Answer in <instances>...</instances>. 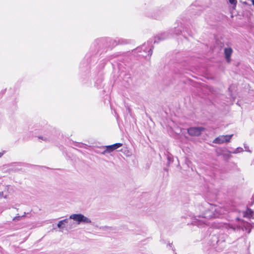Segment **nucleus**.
<instances>
[{
    "instance_id": "nucleus-1",
    "label": "nucleus",
    "mask_w": 254,
    "mask_h": 254,
    "mask_svg": "<svg viewBox=\"0 0 254 254\" xmlns=\"http://www.w3.org/2000/svg\"><path fill=\"white\" fill-rule=\"evenodd\" d=\"M227 212L225 208L205 203L195 207L193 223L195 225L201 226L206 223L207 219L221 217Z\"/></svg>"
},
{
    "instance_id": "nucleus-2",
    "label": "nucleus",
    "mask_w": 254,
    "mask_h": 254,
    "mask_svg": "<svg viewBox=\"0 0 254 254\" xmlns=\"http://www.w3.org/2000/svg\"><path fill=\"white\" fill-rule=\"evenodd\" d=\"M69 219H73L74 221L76 222L78 224L81 223L88 224L91 222V221L89 218L81 213L72 214L69 216Z\"/></svg>"
},
{
    "instance_id": "nucleus-3",
    "label": "nucleus",
    "mask_w": 254,
    "mask_h": 254,
    "mask_svg": "<svg viewBox=\"0 0 254 254\" xmlns=\"http://www.w3.org/2000/svg\"><path fill=\"white\" fill-rule=\"evenodd\" d=\"M233 135V134L231 135H220L216 137L213 141V142L216 144H223L224 143L230 142Z\"/></svg>"
},
{
    "instance_id": "nucleus-4",
    "label": "nucleus",
    "mask_w": 254,
    "mask_h": 254,
    "mask_svg": "<svg viewBox=\"0 0 254 254\" xmlns=\"http://www.w3.org/2000/svg\"><path fill=\"white\" fill-rule=\"evenodd\" d=\"M203 129L204 128L201 127H190L188 129V132L191 136H198Z\"/></svg>"
},
{
    "instance_id": "nucleus-5",
    "label": "nucleus",
    "mask_w": 254,
    "mask_h": 254,
    "mask_svg": "<svg viewBox=\"0 0 254 254\" xmlns=\"http://www.w3.org/2000/svg\"><path fill=\"white\" fill-rule=\"evenodd\" d=\"M122 144L120 143H115L113 145L106 146V149L104 151V152H111L113 151L118 149V148L122 146Z\"/></svg>"
},
{
    "instance_id": "nucleus-6",
    "label": "nucleus",
    "mask_w": 254,
    "mask_h": 254,
    "mask_svg": "<svg viewBox=\"0 0 254 254\" xmlns=\"http://www.w3.org/2000/svg\"><path fill=\"white\" fill-rule=\"evenodd\" d=\"M68 222H69L68 219H65L61 220L58 223L57 226L60 229H63L67 226V224L68 223Z\"/></svg>"
},
{
    "instance_id": "nucleus-7",
    "label": "nucleus",
    "mask_w": 254,
    "mask_h": 254,
    "mask_svg": "<svg viewBox=\"0 0 254 254\" xmlns=\"http://www.w3.org/2000/svg\"><path fill=\"white\" fill-rule=\"evenodd\" d=\"M224 53L225 55V58L228 62H230V57L232 53V49L231 48H226L224 50Z\"/></svg>"
},
{
    "instance_id": "nucleus-8",
    "label": "nucleus",
    "mask_w": 254,
    "mask_h": 254,
    "mask_svg": "<svg viewBox=\"0 0 254 254\" xmlns=\"http://www.w3.org/2000/svg\"><path fill=\"white\" fill-rule=\"evenodd\" d=\"M245 216L249 218H254V211L251 209H247L245 213Z\"/></svg>"
},
{
    "instance_id": "nucleus-9",
    "label": "nucleus",
    "mask_w": 254,
    "mask_h": 254,
    "mask_svg": "<svg viewBox=\"0 0 254 254\" xmlns=\"http://www.w3.org/2000/svg\"><path fill=\"white\" fill-rule=\"evenodd\" d=\"M242 151H243V149L242 147H238L233 152V153L237 154Z\"/></svg>"
},
{
    "instance_id": "nucleus-10",
    "label": "nucleus",
    "mask_w": 254,
    "mask_h": 254,
    "mask_svg": "<svg viewBox=\"0 0 254 254\" xmlns=\"http://www.w3.org/2000/svg\"><path fill=\"white\" fill-rule=\"evenodd\" d=\"M167 37V33H164L163 34H161V37H158V38L161 39V40H164L165 39V38H166Z\"/></svg>"
},
{
    "instance_id": "nucleus-11",
    "label": "nucleus",
    "mask_w": 254,
    "mask_h": 254,
    "mask_svg": "<svg viewBox=\"0 0 254 254\" xmlns=\"http://www.w3.org/2000/svg\"><path fill=\"white\" fill-rule=\"evenodd\" d=\"M22 216H15L13 218V221H19L20 220V218L22 217Z\"/></svg>"
},
{
    "instance_id": "nucleus-12",
    "label": "nucleus",
    "mask_w": 254,
    "mask_h": 254,
    "mask_svg": "<svg viewBox=\"0 0 254 254\" xmlns=\"http://www.w3.org/2000/svg\"><path fill=\"white\" fill-rule=\"evenodd\" d=\"M229 2L231 4L236 5L237 3V0H229Z\"/></svg>"
},
{
    "instance_id": "nucleus-13",
    "label": "nucleus",
    "mask_w": 254,
    "mask_h": 254,
    "mask_svg": "<svg viewBox=\"0 0 254 254\" xmlns=\"http://www.w3.org/2000/svg\"><path fill=\"white\" fill-rule=\"evenodd\" d=\"M39 138L41 139H42V140H44V141H47V140H48L47 138H46V137H43V136H39Z\"/></svg>"
},
{
    "instance_id": "nucleus-14",
    "label": "nucleus",
    "mask_w": 254,
    "mask_h": 254,
    "mask_svg": "<svg viewBox=\"0 0 254 254\" xmlns=\"http://www.w3.org/2000/svg\"><path fill=\"white\" fill-rule=\"evenodd\" d=\"M245 149H246V151H248V152H251V151H250V150H249V149H248V147H247V146H245Z\"/></svg>"
},
{
    "instance_id": "nucleus-15",
    "label": "nucleus",
    "mask_w": 254,
    "mask_h": 254,
    "mask_svg": "<svg viewBox=\"0 0 254 254\" xmlns=\"http://www.w3.org/2000/svg\"><path fill=\"white\" fill-rule=\"evenodd\" d=\"M3 194V193L2 191H0V198H1Z\"/></svg>"
},
{
    "instance_id": "nucleus-16",
    "label": "nucleus",
    "mask_w": 254,
    "mask_h": 254,
    "mask_svg": "<svg viewBox=\"0 0 254 254\" xmlns=\"http://www.w3.org/2000/svg\"><path fill=\"white\" fill-rule=\"evenodd\" d=\"M2 155H3V153L0 152V158L2 156Z\"/></svg>"
},
{
    "instance_id": "nucleus-17",
    "label": "nucleus",
    "mask_w": 254,
    "mask_h": 254,
    "mask_svg": "<svg viewBox=\"0 0 254 254\" xmlns=\"http://www.w3.org/2000/svg\"><path fill=\"white\" fill-rule=\"evenodd\" d=\"M180 32H181V31H179V32H177L176 34H179L180 33Z\"/></svg>"
},
{
    "instance_id": "nucleus-18",
    "label": "nucleus",
    "mask_w": 254,
    "mask_h": 254,
    "mask_svg": "<svg viewBox=\"0 0 254 254\" xmlns=\"http://www.w3.org/2000/svg\"><path fill=\"white\" fill-rule=\"evenodd\" d=\"M253 198H254V201H253V202H254V196H253Z\"/></svg>"
}]
</instances>
